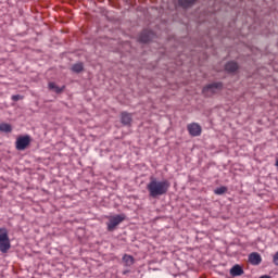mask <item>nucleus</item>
Instances as JSON below:
<instances>
[{
	"label": "nucleus",
	"mask_w": 278,
	"mask_h": 278,
	"mask_svg": "<svg viewBox=\"0 0 278 278\" xmlns=\"http://www.w3.org/2000/svg\"><path fill=\"white\" fill-rule=\"evenodd\" d=\"M49 90H54V92H56L58 94H60V92H62V90H64V88H60L55 85V83H49L48 85Z\"/></svg>",
	"instance_id": "2eb2a0df"
},
{
	"label": "nucleus",
	"mask_w": 278,
	"mask_h": 278,
	"mask_svg": "<svg viewBox=\"0 0 278 278\" xmlns=\"http://www.w3.org/2000/svg\"><path fill=\"white\" fill-rule=\"evenodd\" d=\"M122 260L124 262V266L127 267L134 266V264H136V260L129 254H125Z\"/></svg>",
	"instance_id": "9d476101"
},
{
	"label": "nucleus",
	"mask_w": 278,
	"mask_h": 278,
	"mask_svg": "<svg viewBox=\"0 0 278 278\" xmlns=\"http://www.w3.org/2000/svg\"><path fill=\"white\" fill-rule=\"evenodd\" d=\"M21 99H23L21 94L12 96V101H21Z\"/></svg>",
	"instance_id": "a211bd4d"
},
{
	"label": "nucleus",
	"mask_w": 278,
	"mask_h": 278,
	"mask_svg": "<svg viewBox=\"0 0 278 278\" xmlns=\"http://www.w3.org/2000/svg\"><path fill=\"white\" fill-rule=\"evenodd\" d=\"M31 138L29 136H22L16 139L15 147L17 151H25L29 147Z\"/></svg>",
	"instance_id": "39448f33"
},
{
	"label": "nucleus",
	"mask_w": 278,
	"mask_h": 278,
	"mask_svg": "<svg viewBox=\"0 0 278 278\" xmlns=\"http://www.w3.org/2000/svg\"><path fill=\"white\" fill-rule=\"evenodd\" d=\"M153 38V31L143 30L139 36V42H149Z\"/></svg>",
	"instance_id": "6e6552de"
},
{
	"label": "nucleus",
	"mask_w": 278,
	"mask_h": 278,
	"mask_svg": "<svg viewBox=\"0 0 278 278\" xmlns=\"http://www.w3.org/2000/svg\"><path fill=\"white\" fill-rule=\"evenodd\" d=\"M125 220V214L111 216L106 223L108 231H114Z\"/></svg>",
	"instance_id": "7ed1b4c3"
},
{
	"label": "nucleus",
	"mask_w": 278,
	"mask_h": 278,
	"mask_svg": "<svg viewBox=\"0 0 278 278\" xmlns=\"http://www.w3.org/2000/svg\"><path fill=\"white\" fill-rule=\"evenodd\" d=\"M170 188V182L168 180H157L155 178L151 179V181L147 185V190L149 192V197L152 199H157V197H164L168 192Z\"/></svg>",
	"instance_id": "f257e3e1"
},
{
	"label": "nucleus",
	"mask_w": 278,
	"mask_h": 278,
	"mask_svg": "<svg viewBox=\"0 0 278 278\" xmlns=\"http://www.w3.org/2000/svg\"><path fill=\"white\" fill-rule=\"evenodd\" d=\"M249 262L252 266H260V264H262V255L257 252H253L249 255Z\"/></svg>",
	"instance_id": "0eeeda50"
},
{
	"label": "nucleus",
	"mask_w": 278,
	"mask_h": 278,
	"mask_svg": "<svg viewBox=\"0 0 278 278\" xmlns=\"http://www.w3.org/2000/svg\"><path fill=\"white\" fill-rule=\"evenodd\" d=\"M0 131H3L4 134H10L12 131V126L10 124H0Z\"/></svg>",
	"instance_id": "4468645a"
},
{
	"label": "nucleus",
	"mask_w": 278,
	"mask_h": 278,
	"mask_svg": "<svg viewBox=\"0 0 278 278\" xmlns=\"http://www.w3.org/2000/svg\"><path fill=\"white\" fill-rule=\"evenodd\" d=\"M124 275H127V271H124Z\"/></svg>",
	"instance_id": "6ab92c4d"
},
{
	"label": "nucleus",
	"mask_w": 278,
	"mask_h": 278,
	"mask_svg": "<svg viewBox=\"0 0 278 278\" xmlns=\"http://www.w3.org/2000/svg\"><path fill=\"white\" fill-rule=\"evenodd\" d=\"M230 275L232 277H240L241 275H244V269H242V267L240 265H235L230 269Z\"/></svg>",
	"instance_id": "1a4fd4ad"
},
{
	"label": "nucleus",
	"mask_w": 278,
	"mask_h": 278,
	"mask_svg": "<svg viewBox=\"0 0 278 278\" xmlns=\"http://www.w3.org/2000/svg\"><path fill=\"white\" fill-rule=\"evenodd\" d=\"M122 123L123 125H131V114L127 112L122 113Z\"/></svg>",
	"instance_id": "ddd939ff"
},
{
	"label": "nucleus",
	"mask_w": 278,
	"mask_h": 278,
	"mask_svg": "<svg viewBox=\"0 0 278 278\" xmlns=\"http://www.w3.org/2000/svg\"><path fill=\"white\" fill-rule=\"evenodd\" d=\"M73 73H81L84 71V63H76L72 66Z\"/></svg>",
	"instance_id": "dca6fc26"
},
{
	"label": "nucleus",
	"mask_w": 278,
	"mask_h": 278,
	"mask_svg": "<svg viewBox=\"0 0 278 278\" xmlns=\"http://www.w3.org/2000/svg\"><path fill=\"white\" fill-rule=\"evenodd\" d=\"M197 3V0H178L180 8H192Z\"/></svg>",
	"instance_id": "9b49d317"
},
{
	"label": "nucleus",
	"mask_w": 278,
	"mask_h": 278,
	"mask_svg": "<svg viewBox=\"0 0 278 278\" xmlns=\"http://www.w3.org/2000/svg\"><path fill=\"white\" fill-rule=\"evenodd\" d=\"M237 70H238V63L236 62H228L225 65V71H227V73H236Z\"/></svg>",
	"instance_id": "f8f14e48"
},
{
	"label": "nucleus",
	"mask_w": 278,
	"mask_h": 278,
	"mask_svg": "<svg viewBox=\"0 0 278 278\" xmlns=\"http://www.w3.org/2000/svg\"><path fill=\"white\" fill-rule=\"evenodd\" d=\"M187 130L189 131L190 136H193L194 138L201 136L202 128L201 125L197 123H191L187 126Z\"/></svg>",
	"instance_id": "423d86ee"
},
{
	"label": "nucleus",
	"mask_w": 278,
	"mask_h": 278,
	"mask_svg": "<svg viewBox=\"0 0 278 278\" xmlns=\"http://www.w3.org/2000/svg\"><path fill=\"white\" fill-rule=\"evenodd\" d=\"M223 88V83H213L205 86L202 90L205 97H212V94H216V90H220Z\"/></svg>",
	"instance_id": "20e7f679"
},
{
	"label": "nucleus",
	"mask_w": 278,
	"mask_h": 278,
	"mask_svg": "<svg viewBox=\"0 0 278 278\" xmlns=\"http://www.w3.org/2000/svg\"><path fill=\"white\" fill-rule=\"evenodd\" d=\"M214 192H215V194H218V195L225 194V192H227V187H219V188L215 189Z\"/></svg>",
	"instance_id": "f3484780"
},
{
	"label": "nucleus",
	"mask_w": 278,
	"mask_h": 278,
	"mask_svg": "<svg viewBox=\"0 0 278 278\" xmlns=\"http://www.w3.org/2000/svg\"><path fill=\"white\" fill-rule=\"evenodd\" d=\"M10 237L7 228H0V251L1 253H8L11 249Z\"/></svg>",
	"instance_id": "f03ea898"
}]
</instances>
